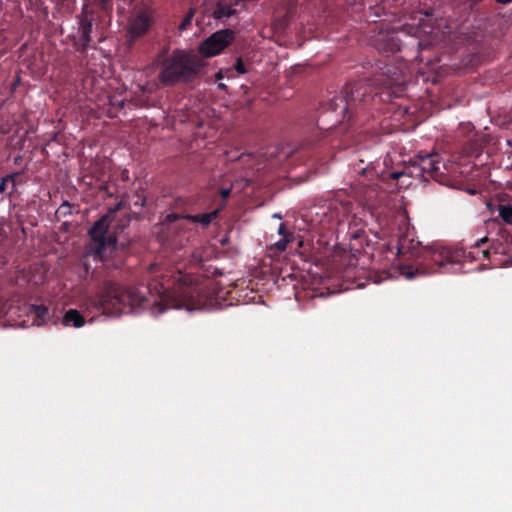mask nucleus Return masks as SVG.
I'll list each match as a JSON object with an SVG mask.
<instances>
[{"mask_svg":"<svg viewBox=\"0 0 512 512\" xmlns=\"http://www.w3.org/2000/svg\"><path fill=\"white\" fill-rule=\"evenodd\" d=\"M182 268L177 265L168 274L152 264L148 284L136 287H123L113 280H104L95 294L94 305L108 315L137 308L149 309L153 315H160L169 308L202 309L207 303L206 293L194 282L195 277L184 273Z\"/></svg>","mask_w":512,"mask_h":512,"instance_id":"nucleus-1","label":"nucleus"},{"mask_svg":"<svg viewBox=\"0 0 512 512\" xmlns=\"http://www.w3.org/2000/svg\"><path fill=\"white\" fill-rule=\"evenodd\" d=\"M405 76L395 66L385 64L383 71L374 76L372 83L367 79H360L346 84L340 95L329 99L325 104V111L335 113L337 116L335 136L345 132L348 134V125L343 121L353 124H362L366 118L363 115L378 109L382 101L392 97L400 98L405 92Z\"/></svg>","mask_w":512,"mask_h":512,"instance_id":"nucleus-2","label":"nucleus"},{"mask_svg":"<svg viewBox=\"0 0 512 512\" xmlns=\"http://www.w3.org/2000/svg\"><path fill=\"white\" fill-rule=\"evenodd\" d=\"M487 237H483L475 242L467 252L464 248H448L438 245L424 247L419 241L414 239L413 232L408 229L398 236L397 254L407 256V261H413L412 265H403L402 274L408 279L414 278L418 274H431L439 271L448 272L450 266L465 261L477 260L481 253L483 258H488L490 251L488 248L479 250L488 242Z\"/></svg>","mask_w":512,"mask_h":512,"instance_id":"nucleus-3","label":"nucleus"},{"mask_svg":"<svg viewBox=\"0 0 512 512\" xmlns=\"http://www.w3.org/2000/svg\"><path fill=\"white\" fill-rule=\"evenodd\" d=\"M203 66L196 54L176 49L162 61L159 80L164 85L189 83L198 77Z\"/></svg>","mask_w":512,"mask_h":512,"instance_id":"nucleus-4","label":"nucleus"},{"mask_svg":"<svg viewBox=\"0 0 512 512\" xmlns=\"http://www.w3.org/2000/svg\"><path fill=\"white\" fill-rule=\"evenodd\" d=\"M352 171L369 181V183H365L364 180H358L353 188L355 198L364 208L369 210L371 216L377 215L378 206L385 198L384 190L377 183L372 182L378 176L377 172L371 163L365 164L363 160L354 163Z\"/></svg>","mask_w":512,"mask_h":512,"instance_id":"nucleus-5","label":"nucleus"},{"mask_svg":"<svg viewBox=\"0 0 512 512\" xmlns=\"http://www.w3.org/2000/svg\"><path fill=\"white\" fill-rule=\"evenodd\" d=\"M109 222V216L104 215L88 231L92 241L91 251L101 261H106L116 251L117 237L115 234H108Z\"/></svg>","mask_w":512,"mask_h":512,"instance_id":"nucleus-6","label":"nucleus"},{"mask_svg":"<svg viewBox=\"0 0 512 512\" xmlns=\"http://www.w3.org/2000/svg\"><path fill=\"white\" fill-rule=\"evenodd\" d=\"M224 204L214 209L209 213L203 214H179V213H168L162 220V225L167 228L168 231L184 229V222L189 221L191 223H198L202 227H208L218 216L223 209Z\"/></svg>","mask_w":512,"mask_h":512,"instance_id":"nucleus-7","label":"nucleus"},{"mask_svg":"<svg viewBox=\"0 0 512 512\" xmlns=\"http://www.w3.org/2000/svg\"><path fill=\"white\" fill-rule=\"evenodd\" d=\"M234 38V31L230 29L219 30L200 44L199 52L205 57L215 56L222 52Z\"/></svg>","mask_w":512,"mask_h":512,"instance_id":"nucleus-8","label":"nucleus"},{"mask_svg":"<svg viewBox=\"0 0 512 512\" xmlns=\"http://www.w3.org/2000/svg\"><path fill=\"white\" fill-rule=\"evenodd\" d=\"M373 45L379 53L387 56L402 51V40L399 38V33L394 30L379 31L373 40Z\"/></svg>","mask_w":512,"mask_h":512,"instance_id":"nucleus-9","label":"nucleus"},{"mask_svg":"<svg viewBox=\"0 0 512 512\" xmlns=\"http://www.w3.org/2000/svg\"><path fill=\"white\" fill-rule=\"evenodd\" d=\"M439 156L437 154H425L419 157L418 167L425 174L435 176L439 172Z\"/></svg>","mask_w":512,"mask_h":512,"instance_id":"nucleus-10","label":"nucleus"},{"mask_svg":"<svg viewBox=\"0 0 512 512\" xmlns=\"http://www.w3.org/2000/svg\"><path fill=\"white\" fill-rule=\"evenodd\" d=\"M79 24L80 44L78 50L85 52L91 41L92 20L83 17L80 19Z\"/></svg>","mask_w":512,"mask_h":512,"instance_id":"nucleus-11","label":"nucleus"},{"mask_svg":"<svg viewBox=\"0 0 512 512\" xmlns=\"http://www.w3.org/2000/svg\"><path fill=\"white\" fill-rule=\"evenodd\" d=\"M149 28V22L145 17H137L133 23L130 25L129 34L131 40H135L138 37L142 36L146 33Z\"/></svg>","mask_w":512,"mask_h":512,"instance_id":"nucleus-12","label":"nucleus"},{"mask_svg":"<svg viewBox=\"0 0 512 512\" xmlns=\"http://www.w3.org/2000/svg\"><path fill=\"white\" fill-rule=\"evenodd\" d=\"M62 323L65 326H73L75 328H80L84 326L85 319L83 315L76 309H69L63 316Z\"/></svg>","mask_w":512,"mask_h":512,"instance_id":"nucleus-13","label":"nucleus"},{"mask_svg":"<svg viewBox=\"0 0 512 512\" xmlns=\"http://www.w3.org/2000/svg\"><path fill=\"white\" fill-rule=\"evenodd\" d=\"M30 312L35 315L38 325L46 323L50 318L49 309L45 305H31Z\"/></svg>","mask_w":512,"mask_h":512,"instance_id":"nucleus-14","label":"nucleus"},{"mask_svg":"<svg viewBox=\"0 0 512 512\" xmlns=\"http://www.w3.org/2000/svg\"><path fill=\"white\" fill-rule=\"evenodd\" d=\"M235 13H236V9H234L232 6L219 4L213 12V17L215 19L221 20V19L229 18V17L233 16Z\"/></svg>","mask_w":512,"mask_h":512,"instance_id":"nucleus-15","label":"nucleus"},{"mask_svg":"<svg viewBox=\"0 0 512 512\" xmlns=\"http://www.w3.org/2000/svg\"><path fill=\"white\" fill-rule=\"evenodd\" d=\"M499 216L502 220L509 225H512V206L511 205H500Z\"/></svg>","mask_w":512,"mask_h":512,"instance_id":"nucleus-16","label":"nucleus"},{"mask_svg":"<svg viewBox=\"0 0 512 512\" xmlns=\"http://www.w3.org/2000/svg\"><path fill=\"white\" fill-rule=\"evenodd\" d=\"M146 198L143 194L136 192L132 196V206L134 208L142 209L145 206Z\"/></svg>","mask_w":512,"mask_h":512,"instance_id":"nucleus-17","label":"nucleus"},{"mask_svg":"<svg viewBox=\"0 0 512 512\" xmlns=\"http://www.w3.org/2000/svg\"><path fill=\"white\" fill-rule=\"evenodd\" d=\"M20 173H12L10 175H6L0 181V193H3L6 190V185L12 178H18Z\"/></svg>","mask_w":512,"mask_h":512,"instance_id":"nucleus-18","label":"nucleus"},{"mask_svg":"<svg viewBox=\"0 0 512 512\" xmlns=\"http://www.w3.org/2000/svg\"><path fill=\"white\" fill-rule=\"evenodd\" d=\"M293 238H281L279 241H277L274 246L276 247L277 250L279 251H285L286 248H287V245L289 242L292 241Z\"/></svg>","mask_w":512,"mask_h":512,"instance_id":"nucleus-19","label":"nucleus"},{"mask_svg":"<svg viewBox=\"0 0 512 512\" xmlns=\"http://www.w3.org/2000/svg\"><path fill=\"white\" fill-rule=\"evenodd\" d=\"M278 233L283 238H293V235L287 230L285 223L280 224V226L278 228Z\"/></svg>","mask_w":512,"mask_h":512,"instance_id":"nucleus-20","label":"nucleus"},{"mask_svg":"<svg viewBox=\"0 0 512 512\" xmlns=\"http://www.w3.org/2000/svg\"><path fill=\"white\" fill-rule=\"evenodd\" d=\"M235 70L239 73V74H244L246 73V67H245V64L244 62L242 61L241 58H238L236 63H235Z\"/></svg>","mask_w":512,"mask_h":512,"instance_id":"nucleus-21","label":"nucleus"},{"mask_svg":"<svg viewBox=\"0 0 512 512\" xmlns=\"http://www.w3.org/2000/svg\"><path fill=\"white\" fill-rule=\"evenodd\" d=\"M231 191H232V187L221 188L219 190V194L223 198V200H226V199H228L230 197Z\"/></svg>","mask_w":512,"mask_h":512,"instance_id":"nucleus-22","label":"nucleus"},{"mask_svg":"<svg viewBox=\"0 0 512 512\" xmlns=\"http://www.w3.org/2000/svg\"><path fill=\"white\" fill-rule=\"evenodd\" d=\"M404 175H405L404 171H393L389 174V177L397 180V179H400L401 177H403Z\"/></svg>","mask_w":512,"mask_h":512,"instance_id":"nucleus-23","label":"nucleus"},{"mask_svg":"<svg viewBox=\"0 0 512 512\" xmlns=\"http://www.w3.org/2000/svg\"><path fill=\"white\" fill-rule=\"evenodd\" d=\"M413 42H415L417 45V51H416L417 54L414 56V59H418L419 53L423 49V46H422V43L420 41H417L416 39H413Z\"/></svg>","mask_w":512,"mask_h":512,"instance_id":"nucleus-24","label":"nucleus"},{"mask_svg":"<svg viewBox=\"0 0 512 512\" xmlns=\"http://www.w3.org/2000/svg\"><path fill=\"white\" fill-rule=\"evenodd\" d=\"M483 0H465L466 3L469 4L470 8L475 7L479 3H481Z\"/></svg>","mask_w":512,"mask_h":512,"instance_id":"nucleus-25","label":"nucleus"},{"mask_svg":"<svg viewBox=\"0 0 512 512\" xmlns=\"http://www.w3.org/2000/svg\"><path fill=\"white\" fill-rule=\"evenodd\" d=\"M495 2L501 5H509L512 3V0H495Z\"/></svg>","mask_w":512,"mask_h":512,"instance_id":"nucleus-26","label":"nucleus"},{"mask_svg":"<svg viewBox=\"0 0 512 512\" xmlns=\"http://www.w3.org/2000/svg\"><path fill=\"white\" fill-rule=\"evenodd\" d=\"M70 204L68 202H64L61 206H60V210H63L64 208H67V209H70Z\"/></svg>","mask_w":512,"mask_h":512,"instance_id":"nucleus-27","label":"nucleus"},{"mask_svg":"<svg viewBox=\"0 0 512 512\" xmlns=\"http://www.w3.org/2000/svg\"><path fill=\"white\" fill-rule=\"evenodd\" d=\"M218 87H219L220 89H222V90H225V89H226V85H225V84H222V83H220V84L218 85Z\"/></svg>","mask_w":512,"mask_h":512,"instance_id":"nucleus-28","label":"nucleus"},{"mask_svg":"<svg viewBox=\"0 0 512 512\" xmlns=\"http://www.w3.org/2000/svg\"><path fill=\"white\" fill-rule=\"evenodd\" d=\"M16 181H17V178H12V179H10L9 182H11L13 184V186H15L16 185Z\"/></svg>","mask_w":512,"mask_h":512,"instance_id":"nucleus-29","label":"nucleus"},{"mask_svg":"<svg viewBox=\"0 0 512 512\" xmlns=\"http://www.w3.org/2000/svg\"><path fill=\"white\" fill-rule=\"evenodd\" d=\"M322 128H318L314 131V136L318 137L319 135V130H321Z\"/></svg>","mask_w":512,"mask_h":512,"instance_id":"nucleus-30","label":"nucleus"},{"mask_svg":"<svg viewBox=\"0 0 512 512\" xmlns=\"http://www.w3.org/2000/svg\"><path fill=\"white\" fill-rule=\"evenodd\" d=\"M312 144H314V141H311V140L307 141V145H312Z\"/></svg>","mask_w":512,"mask_h":512,"instance_id":"nucleus-31","label":"nucleus"},{"mask_svg":"<svg viewBox=\"0 0 512 512\" xmlns=\"http://www.w3.org/2000/svg\"><path fill=\"white\" fill-rule=\"evenodd\" d=\"M177 202H183V200H182V199H179ZM176 205H177L178 207H180V206H181V204H179V203H176Z\"/></svg>","mask_w":512,"mask_h":512,"instance_id":"nucleus-32","label":"nucleus"},{"mask_svg":"<svg viewBox=\"0 0 512 512\" xmlns=\"http://www.w3.org/2000/svg\"><path fill=\"white\" fill-rule=\"evenodd\" d=\"M101 189H102V190H107V185H103V186H101Z\"/></svg>","mask_w":512,"mask_h":512,"instance_id":"nucleus-33","label":"nucleus"},{"mask_svg":"<svg viewBox=\"0 0 512 512\" xmlns=\"http://www.w3.org/2000/svg\"><path fill=\"white\" fill-rule=\"evenodd\" d=\"M274 217L275 218H281V215L280 214H275Z\"/></svg>","mask_w":512,"mask_h":512,"instance_id":"nucleus-34","label":"nucleus"},{"mask_svg":"<svg viewBox=\"0 0 512 512\" xmlns=\"http://www.w3.org/2000/svg\"><path fill=\"white\" fill-rule=\"evenodd\" d=\"M511 264H512V256H511V260H510Z\"/></svg>","mask_w":512,"mask_h":512,"instance_id":"nucleus-35","label":"nucleus"}]
</instances>
